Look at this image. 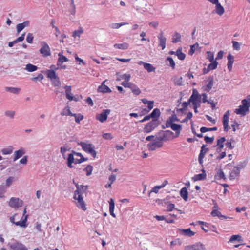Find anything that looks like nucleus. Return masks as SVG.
<instances>
[{
    "instance_id": "f257e3e1",
    "label": "nucleus",
    "mask_w": 250,
    "mask_h": 250,
    "mask_svg": "<svg viewBox=\"0 0 250 250\" xmlns=\"http://www.w3.org/2000/svg\"><path fill=\"white\" fill-rule=\"evenodd\" d=\"M26 208H25L23 210L22 216L20 221L15 222V217L18 216V213H15L12 216H10L9 218V220L11 223L17 226H20V227L25 228L27 227V219L28 217V214H26Z\"/></svg>"
},
{
    "instance_id": "f03ea898",
    "label": "nucleus",
    "mask_w": 250,
    "mask_h": 250,
    "mask_svg": "<svg viewBox=\"0 0 250 250\" xmlns=\"http://www.w3.org/2000/svg\"><path fill=\"white\" fill-rule=\"evenodd\" d=\"M82 147L83 150L85 152L91 154L94 158L96 156V152L95 150L94 146L90 143L87 142H81L78 143Z\"/></svg>"
},
{
    "instance_id": "7ed1b4c3",
    "label": "nucleus",
    "mask_w": 250,
    "mask_h": 250,
    "mask_svg": "<svg viewBox=\"0 0 250 250\" xmlns=\"http://www.w3.org/2000/svg\"><path fill=\"white\" fill-rule=\"evenodd\" d=\"M79 192V190L75 191L73 198L77 201L76 202L77 207L79 208H81L83 210L85 211L87 209L85 203L83 200L82 195H80Z\"/></svg>"
},
{
    "instance_id": "20e7f679",
    "label": "nucleus",
    "mask_w": 250,
    "mask_h": 250,
    "mask_svg": "<svg viewBox=\"0 0 250 250\" xmlns=\"http://www.w3.org/2000/svg\"><path fill=\"white\" fill-rule=\"evenodd\" d=\"M189 102L192 105H201V96L196 89L193 90L192 94L189 98Z\"/></svg>"
},
{
    "instance_id": "39448f33",
    "label": "nucleus",
    "mask_w": 250,
    "mask_h": 250,
    "mask_svg": "<svg viewBox=\"0 0 250 250\" xmlns=\"http://www.w3.org/2000/svg\"><path fill=\"white\" fill-rule=\"evenodd\" d=\"M8 246L11 250H28L25 245L16 240L9 243Z\"/></svg>"
},
{
    "instance_id": "423d86ee",
    "label": "nucleus",
    "mask_w": 250,
    "mask_h": 250,
    "mask_svg": "<svg viewBox=\"0 0 250 250\" xmlns=\"http://www.w3.org/2000/svg\"><path fill=\"white\" fill-rule=\"evenodd\" d=\"M173 133L170 130H166L160 131L158 135L156 137L158 140L162 142L170 140V138Z\"/></svg>"
},
{
    "instance_id": "0eeeda50",
    "label": "nucleus",
    "mask_w": 250,
    "mask_h": 250,
    "mask_svg": "<svg viewBox=\"0 0 250 250\" xmlns=\"http://www.w3.org/2000/svg\"><path fill=\"white\" fill-rule=\"evenodd\" d=\"M41 48L40 50V53L43 57H47L51 55V50L48 44L44 41L41 42Z\"/></svg>"
},
{
    "instance_id": "6e6552de",
    "label": "nucleus",
    "mask_w": 250,
    "mask_h": 250,
    "mask_svg": "<svg viewBox=\"0 0 250 250\" xmlns=\"http://www.w3.org/2000/svg\"><path fill=\"white\" fill-rule=\"evenodd\" d=\"M159 125L157 119H153L148 123L144 127V130L145 133H148L153 131Z\"/></svg>"
},
{
    "instance_id": "1a4fd4ad",
    "label": "nucleus",
    "mask_w": 250,
    "mask_h": 250,
    "mask_svg": "<svg viewBox=\"0 0 250 250\" xmlns=\"http://www.w3.org/2000/svg\"><path fill=\"white\" fill-rule=\"evenodd\" d=\"M23 201L19 198L11 197L8 203L9 206L12 208H17L22 206Z\"/></svg>"
},
{
    "instance_id": "9d476101",
    "label": "nucleus",
    "mask_w": 250,
    "mask_h": 250,
    "mask_svg": "<svg viewBox=\"0 0 250 250\" xmlns=\"http://www.w3.org/2000/svg\"><path fill=\"white\" fill-rule=\"evenodd\" d=\"M167 128H170L172 130L175 132V137H178L180 135V132L182 128V125L175 123L170 124H166Z\"/></svg>"
},
{
    "instance_id": "9b49d317",
    "label": "nucleus",
    "mask_w": 250,
    "mask_h": 250,
    "mask_svg": "<svg viewBox=\"0 0 250 250\" xmlns=\"http://www.w3.org/2000/svg\"><path fill=\"white\" fill-rule=\"evenodd\" d=\"M110 113V110L104 109L103 110L102 113L97 114L96 116V119L101 123L105 122L107 118V116Z\"/></svg>"
},
{
    "instance_id": "f8f14e48",
    "label": "nucleus",
    "mask_w": 250,
    "mask_h": 250,
    "mask_svg": "<svg viewBox=\"0 0 250 250\" xmlns=\"http://www.w3.org/2000/svg\"><path fill=\"white\" fill-rule=\"evenodd\" d=\"M163 142H161L155 138L154 142L149 143L147 145V147L149 150L154 151L157 148H161L163 146Z\"/></svg>"
},
{
    "instance_id": "ddd939ff",
    "label": "nucleus",
    "mask_w": 250,
    "mask_h": 250,
    "mask_svg": "<svg viewBox=\"0 0 250 250\" xmlns=\"http://www.w3.org/2000/svg\"><path fill=\"white\" fill-rule=\"evenodd\" d=\"M185 250H206L205 246L201 243H196L185 248Z\"/></svg>"
},
{
    "instance_id": "4468645a",
    "label": "nucleus",
    "mask_w": 250,
    "mask_h": 250,
    "mask_svg": "<svg viewBox=\"0 0 250 250\" xmlns=\"http://www.w3.org/2000/svg\"><path fill=\"white\" fill-rule=\"evenodd\" d=\"M229 110H228L225 113L223 117V125L224 127V130L225 132L228 131V130L230 129V127L229 126Z\"/></svg>"
},
{
    "instance_id": "2eb2a0df",
    "label": "nucleus",
    "mask_w": 250,
    "mask_h": 250,
    "mask_svg": "<svg viewBox=\"0 0 250 250\" xmlns=\"http://www.w3.org/2000/svg\"><path fill=\"white\" fill-rule=\"evenodd\" d=\"M25 150L24 148L21 147L19 150L15 151L14 153L13 161H16L25 154Z\"/></svg>"
},
{
    "instance_id": "dca6fc26",
    "label": "nucleus",
    "mask_w": 250,
    "mask_h": 250,
    "mask_svg": "<svg viewBox=\"0 0 250 250\" xmlns=\"http://www.w3.org/2000/svg\"><path fill=\"white\" fill-rule=\"evenodd\" d=\"M158 39L159 46L162 48V50H164L166 47V38L163 36L162 32H161L158 36Z\"/></svg>"
},
{
    "instance_id": "f3484780",
    "label": "nucleus",
    "mask_w": 250,
    "mask_h": 250,
    "mask_svg": "<svg viewBox=\"0 0 250 250\" xmlns=\"http://www.w3.org/2000/svg\"><path fill=\"white\" fill-rule=\"evenodd\" d=\"M179 233L185 236L191 237L195 234V232L191 231L190 229H179L178 230Z\"/></svg>"
},
{
    "instance_id": "a211bd4d",
    "label": "nucleus",
    "mask_w": 250,
    "mask_h": 250,
    "mask_svg": "<svg viewBox=\"0 0 250 250\" xmlns=\"http://www.w3.org/2000/svg\"><path fill=\"white\" fill-rule=\"evenodd\" d=\"M105 81H104L102 84L98 87V92H102L103 93H110L111 92V89L107 86L104 84Z\"/></svg>"
},
{
    "instance_id": "6ab92c4d",
    "label": "nucleus",
    "mask_w": 250,
    "mask_h": 250,
    "mask_svg": "<svg viewBox=\"0 0 250 250\" xmlns=\"http://www.w3.org/2000/svg\"><path fill=\"white\" fill-rule=\"evenodd\" d=\"M64 88L65 89V95L67 99L69 101H72L74 99V96H73L71 93V86L66 85Z\"/></svg>"
},
{
    "instance_id": "aec40b11",
    "label": "nucleus",
    "mask_w": 250,
    "mask_h": 250,
    "mask_svg": "<svg viewBox=\"0 0 250 250\" xmlns=\"http://www.w3.org/2000/svg\"><path fill=\"white\" fill-rule=\"evenodd\" d=\"M227 59L228 60L227 64L228 68L229 71H231L232 69V64L234 61V58L231 54H229Z\"/></svg>"
},
{
    "instance_id": "412c9836",
    "label": "nucleus",
    "mask_w": 250,
    "mask_h": 250,
    "mask_svg": "<svg viewBox=\"0 0 250 250\" xmlns=\"http://www.w3.org/2000/svg\"><path fill=\"white\" fill-rule=\"evenodd\" d=\"M180 195L181 197L185 201H187L188 199V191L186 187L183 188L181 189L180 191Z\"/></svg>"
},
{
    "instance_id": "4be33fe9",
    "label": "nucleus",
    "mask_w": 250,
    "mask_h": 250,
    "mask_svg": "<svg viewBox=\"0 0 250 250\" xmlns=\"http://www.w3.org/2000/svg\"><path fill=\"white\" fill-rule=\"evenodd\" d=\"M213 85V78H209V82L207 85L203 86L202 89L204 91L208 92L212 88Z\"/></svg>"
},
{
    "instance_id": "5701e85b",
    "label": "nucleus",
    "mask_w": 250,
    "mask_h": 250,
    "mask_svg": "<svg viewBox=\"0 0 250 250\" xmlns=\"http://www.w3.org/2000/svg\"><path fill=\"white\" fill-rule=\"evenodd\" d=\"M235 241H237L239 243H242L243 241V240L240 235H233L230 237L228 243H233Z\"/></svg>"
},
{
    "instance_id": "b1692460",
    "label": "nucleus",
    "mask_w": 250,
    "mask_h": 250,
    "mask_svg": "<svg viewBox=\"0 0 250 250\" xmlns=\"http://www.w3.org/2000/svg\"><path fill=\"white\" fill-rule=\"evenodd\" d=\"M226 138L225 137H221L220 139L217 140V151L218 152H220L222 149L224 147V142L225 141Z\"/></svg>"
},
{
    "instance_id": "393cba45",
    "label": "nucleus",
    "mask_w": 250,
    "mask_h": 250,
    "mask_svg": "<svg viewBox=\"0 0 250 250\" xmlns=\"http://www.w3.org/2000/svg\"><path fill=\"white\" fill-rule=\"evenodd\" d=\"M129 44L126 42L123 43H116L114 44V47L118 49L126 50L128 48Z\"/></svg>"
},
{
    "instance_id": "a878e982",
    "label": "nucleus",
    "mask_w": 250,
    "mask_h": 250,
    "mask_svg": "<svg viewBox=\"0 0 250 250\" xmlns=\"http://www.w3.org/2000/svg\"><path fill=\"white\" fill-rule=\"evenodd\" d=\"M47 77L51 80L58 79V76L55 72L53 70H48L46 71Z\"/></svg>"
},
{
    "instance_id": "bb28decb",
    "label": "nucleus",
    "mask_w": 250,
    "mask_h": 250,
    "mask_svg": "<svg viewBox=\"0 0 250 250\" xmlns=\"http://www.w3.org/2000/svg\"><path fill=\"white\" fill-rule=\"evenodd\" d=\"M245 107H243L241 105L239 106V108L235 110V113L238 115H241L242 116H245L247 112L249 111H246Z\"/></svg>"
},
{
    "instance_id": "cd10ccee",
    "label": "nucleus",
    "mask_w": 250,
    "mask_h": 250,
    "mask_svg": "<svg viewBox=\"0 0 250 250\" xmlns=\"http://www.w3.org/2000/svg\"><path fill=\"white\" fill-rule=\"evenodd\" d=\"M211 214L213 217H218L221 220L226 219L228 218V217L222 215L221 212L217 210H213L211 212Z\"/></svg>"
},
{
    "instance_id": "c85d7f7f",
    "label": "nucleus",
    "mask_w": 250,
    "mask_h": 250,
    "mask_svg": "<svg viewBox=\"0 0 250 250\" xmlns=\"http://www.w3.org/2000/svg\"><path fill=\"white\" fill-rule=\"evenodd\" d=\"M5 89L6 91L15 94H18L21 90L20 88L13 87H6Z\"/></svg>"
},
{
    "instance_id": "c756f323",
    "label": "nucleus",
    "mask_w": 250,
    "mask_h": 250,
    "mask_svg": "<svg viewBox=\"0 0 250 250\" xmlns=\"http://www.w3.org/2000/svg\"><path fill=\"white\" fill-rule=\"evenodd\" d=\"M109 212L110 215L113 216V217H116V215L114 213V200L112 199H110V201H109Z\"/></svg>"
},
{
    "instance_id": "7c9ffc66",
    "label": "nucleus",
    "mask_w": 250,
    "mask_h": 250,
    "mask_svg": "<svg viewBox=\"0 0 250 250\" xmlns=\"http://www.w3.org/2000/svg\"><path fill=\"white\" fill-rule=\"evenodd\" d=\"M224 8L221 5L220 3H218L215 5V12L219 16L222 15L224 13Z\"/></svg>"
},
{
    "instance_id": "2f4dec72",
    "label": "nucleus",
    "mask_w": 250,
    "mask_h": 250,
    "mask_svg": "<svg viewBox=\"0 0 250 250\" xmlns=\"http://www.w3.org/2000/svg\"><path fill=\"white\" fill-rule=\"evenodd\" d=\"M240 171L237 169H233L229 174V178L230 180H234L239 176Z\"/></svg>"
},
{
    "instance_id": "473e14b6",
    "label": "nucleus",
    "mask_w": 250,
    "mask_h": 250,
    "mask_svg": "<svg viewBox=\"0 0 250 250\" xmlns=\"http://www.w3.org/2000/svg\"><path fill=\"white\" fill-rule=\"evenodd\" d=\"M206 174L205 173V171H203V172L200 174H196L193 177V179L196 181L198 180H202L206 178Z\"/></svg>"
},
{
    "instance_id": "72a5a7b5",
    "label": "nucleus",
    "mask_w": 250,
    "mask_h": 250,
    "mask_svg": "<svg viewBox=\"0 0 250 250\" xmlns=\"http://www.w3.org/2000/svg\"><path fill=\"white\" fill-rule=\"evenodd\" d=\"M74 163V157L73 154H69L67 159V165L69 168H72V164Z\"/></svg>"
},
{
    "instance_id": "f704fd0d",
    "label": "nucleus",
    "mask_w": 250,
    "mask_h": 250,
    "mask_svg": "<svg viewBox=\"0 0 250 250\" xmlns=\"http://www.w3.org/2000/svg\"><path fill=\"white\" fill-rule=\"evenodd\" d=\"M13 151V147L12 146H8L6 148H3L1 150V152L3 155L10 154Z\"/></svg>"
},
{
    "instance_id": "c9c22d12",
    "label": "nucleus",
    "mask_w": 250,
    "mask_h": 250,
    "mask_svg": "<svg viewBox=\"0 0 250 250\" xmlns=\"http://www.w3.org/2000/svg\"><path fill=\"white\" fill-rule=\"evenodd\" d=\"M76 190H79V192H80V195H82L85 192V190H86L88 188V187L87 186H83V185L79 186L78 184H76Z\"/></svg>"
},
{
    "instance_id": "e433bc0d",
    "label": "nucleus",
    "mask_w": 250,
    "mask_h": 250,
    "mask_svg": "<svg viewBox=\"0 0 250 250\" xmlns=\"http://www.w3.org/2000/svg\"><path fill=\"white\" fill-rule=\"evenodd\" d=\"M25 69L29 72H32L36 71L38 69V67L31 63H28L25 66Z\"/></svg>"
},
{
    "instance_id": "4c0bfd02",
    "label": "nucleus",
    "mask_w": 250,
    "mask_h": 250,
    "mask_svg": "<svg viewBox=\"0 0 250 250\" xmlns=\"http://www.w3.org/2000/svg\"><path fill=\"white\" fill-rule=\"evenodd\" d=\"M247 165V161L244 160L240 162L238 164L234 167V169H237L238 171H240L241 169L246 167Z\"/></svg>"
},
{
    "instance_id": "58836bf2",
    "label": "nucleus",
    "mask_w": 250,
    "mask_h": 250,
    "mask_svg": "<svg viewBox=\"0 0 250 250\" xmlns=\"http://www.w3.org/2000/svg\"><path fill=\"white\" fill-rule=\"evenodd\" d=\"M61 114L62 116H70L73 115V113H71L70 107L66 106L61 112Z\"/></svg>"
},
{
    "instance_id": "ea45409f",
    "label": "nucleus",
    "mask_w": 250,
    "mask_h": 250,
    "mask_svg": "<svg viewBox=\"0 0 250 250\" xmlns=\"http://www.w3.org/2000/svg\"><path fill=\"white\" fill-rule=\"evenodd\" d=\"M160 115V111L158 108L154 109L150 114V116L153 119H157Z\"/></svg>"
},
{
    "instance_id": "a19ab883",
    "label": "nucleus",
    "mask_w": 250,
    "mask_h": 250,
    "mask_svg": "<svg viewBox=\"0 0 250 250\" xmlns=\"http://www.w3.org/2000/svg\"><path fill=\"white\" fill-rule=\"evenodd\" d=\"M166 63L167 65L170 66L172 69L175 68V63L172 58L168 57L166 60Z\"/></svg>"
},
{
    "instance_id": "79ce46f5",
    "label": "nucleus",
    "mask_w": 250,
    "mask_h": 250,
    "mask_svg": "<svg viewBox=\"0 0 250 250\" xmlns=\"http://www.w3.org/2000/svg\"><path fill=\"white\" fill-rule=\"evenodd\" d=\"M179 120L175 115H172L169 117L166 121V124H170L174 123L175 122H178Z\"/></svg>"
},
{
    "instance_id": "37998d69",
    "label": "nucleus",
    "mask_w": 250,
    "mask_h": 250,
    "mask_svg": "<svg viewBox=\"0 0 250 250\" xmlns=\"http://www.w3.org/2000/svg\"><path fill=\"white\" fill-rule=\"evenodd\" d=\"M218 65V62L216 61H213L211 62V63L208 65L207 72H205V73H208L209 71L214 70L217 68Z\"/></svg>"
},
{
    "instance_id": "c03bdc74",
    "label": "nucleus",
    "mask_w": 250,
    "mask_h": 250,
    "mask_svg": "<svg viewBox=\"0 0 250 250\" xmlns=\"http://www.w3.org/2000/svg\"><path fill=\"white\" fill-rule=\"evenodd\" d=\"M130 89H131L132 92L136 95H138L141 93V90L138 88V87L135 85V84H132Z\"/></svg>"
},
{
    "instance_id": "a18cd8bd",
    "label": "nucleus",
    "mask_w": 250,
    "mask_h": 250,
    "mask_svg": "<svg viewBox=\"0 0 250 250\" xmlns=\"http://www.w3.org/2000/svg\"><path fill=\"white\" fill-rule=\"evenodd\" d=\"M128 24L127 22H121V23H113L110 25V27L112 29H118L122 26Z\"/></svg>"
},
{
    "instance_id": "49530a36",
    "label": "nucleus",
    "mask_w": 250,
    "mask_h": 250,
    "mask_svg": "<svg viewBox=\"0 0 250 250\" xmlns=\"http://www.w3.org/2000/svg\"><path fill=\"white\" fill-rule=\"evenodd\" d=\"M69 149H70V148L68 146H65V145L61 147V148H60V152L62 154L63 159H65L66 158L65 153L67 151L69 150Z\"/></svg>"
},
{
    "instance_id": "de8ad7c7",
    "label": "nucleus",
    "mask_w": 250,
    "mask_h": 250,
    "mask_svg": "<svg viewBox=\"0 0 250 250\" xmlns=\"http://www.w3.org/2000/svg\"><path fill=\"white\" fill-rule=\"evenodd\" d=\"M181 38V35L178 33L176 32L174 35H173L172 38V42L173 43H176L180 42Z\"/></svg>"
},
{
    "instance_id": "09e8293b",
    "label": "nucleus",
    "mask_w": 250,
    "mask_h": 250,
    "mask_svg": "<svg viewBox=\"0 0 250 250\" xmlns=\"http://www.w3.org/2000/svg\"><path fill=\"white\" fill-rule=\"evenodd\" d=\"M144 68L149 73L153 72L155 70V68L150 63H146V64H145Z\"/></svg>"
},
{
    "instance_id": "8fccbe9b",
    "label": "nucleus",
    "mask_w": 250,
    "mask_h": 250,
    "mask_svg": "<svg viewBox=\"0 0 250 250\" xmlns=\"http://www.w3.org/2000/svg\"><path fill=\"white\" fill-rule=\"evenodd\" d=\"M175 53H176V55L178 57V58L180 60H184L185 58L186 55L182 52L181 49L179 48L176 51H175Z\"/></svg>"
},
{
    "instance_id": "3c124183",
    "label": "nucleus",
    "mask_w": 250,
    "mask_h": 250,
    "mask_svg": "<svg viewBox=\"0 0 250 250\" xmlns=\"http://www.w3.org/2000/svg\"><path fill=\"white\" fill-rule=\"evenodd\" d=\"M59 58L58 61V65H60V63H62L65 62H68V59L64 56L61 55V53L59 54Z\"/></svg>"
},
{
    "instance_id": "603ef678",
    "label": "nucleus",
    "mask_w": 250,
    "mask_h": 250,
    "mask_svg": "<svg viewBox=\"0 0 250 250\" xmlns=\"http://www.w3.org/2000/svg\"><path fill=\"white\" fill-rule=\"evenodd\" d=\"M181 245V241L180 239L177 238L170 242V248H173L176 246H180Z\"/></svg>"
},
{
    "instance_id": "864d4df0",
    "label": "nucleus",
    "mask_w": 250,
    "mask_h": 250,
    "mask_svg": "<svg viewBox=\"0 0 250 250\" xmlns=\"http://www.w3.org/2000/svg\"><path fill=\"white\" fill-rule=\"evenodd\" d=\"M131 76L130 74H124L120 76V78L117 79V81H120L122 79L125 80V81H129L130 79Z\"/></svg>"
},
{
    "instance_id": "5fc2aeb1",
    "label": "nucleus",
    "mask_w": 250,
    "mask_h": 250,
    "mask_svg": "<svg viewBox=\"0 0 250 250\" xmlns=\"http://www.w3.org/2000/svg\"><path fill=\"white\" fill-rule=\"evenodd\" d=\"M72 116L75 117V122L77 123H80V122L83 119V116L81 115V114H73V115H72Z\"/></svg>"
},
{
    "instance_id": "6e6d98bb",
    "label": "nucleus",
    "mask_w": 250,
    "mask_h": 250,
    "mask_svg": "<svg viewBox=\"0 0 250 250\" xmlns=\"http://www.w3.org/2000/svg\"><path fill=\"white\" fill-rule=\"evenodd\" d=\"M6 189L4 186H0V198H5Z\"/></svg>"
},
{
    "instance_id": "4d7b16f0",
    "label": "nucleus",
    "mask_w": 250,
    "mask_h": 250,
    "mask_svg": "<svg viewBox=\"0 0 250 250\" xmlns=\"http://www.w3.org/2000/svg\"><path fill=\"white\" fill-rule=\"evenodd\" d=\"M5 116L9 117L10 118H14L15 115V111L13 110H7L4 112Z\"/></svg>"
},
{
    "instance_id": "13d9d810",
    "label": "nucleus",
    "mask_w": 250,
    "mask_h": 250,
    "mask_svg": "<svg viewBox=\"0 0 250 250\" xmlns=\"http://www.w3.org/2000/svg\"><path fill=\"white\" fill-rule=\"evenodd\" d=\"M199 47L198 43H196L190 46V50L189 51V54L191 55H193L195 50Z\"/></svg>"
},
{
    "instance_id": "bf43d9fd",
    "label": "nucleus",
    "mask_w": 250,
    "mask_h": 250,
    "mask_svg": "<svg viewBox=\"0 0 250 250\" xmlns=\"http://www.w3.org/2000/svg\"><path fill=\"white\" fill-rule=\"evenodd\" d=\"M92 170V166L89 165L87 166L86 167L83 169L84 171H86L87 176H89L91 174Z\"/></svg>"
},
{
    "instance_id": "052dcab7",
    "label": "nucleus",
    "mask_w": 250,
    "mask_h": 250,
    "mask_svg": "<svg viewBox=\"0 0 250 250\" xmlns=\"http://www.w3.org/2000/svg\"><path fill=\"white\" fill-rule=\"evenodd\" d=\"M242 106L243 107H245L246 111H249V107H250V104L247 102L246 100L243 99L242 102Z\"/></svg>"
},
{
    "instance_id": "680f3d73",
    "label": "nucleus",
    "mask_w": 250,
    "mask_h": 250,
    "mask_svg": "<svg viewBox=\"0 0 250 250\" xmlns=\"http://www.w3.org/2000/svg\"><path fill=\"white\" fill-rule=\"evenodd\" d=\"M207 59L210 62H212V61H215L214 60V54L212 52L210 51H208L207 52Z\"/></svg>"
},
{
    "instance_id": "e2e57ef3",
    "label": "nucleus",
    "mask_w": 250,
    "mask_h": 250,
    "mask_svg": "<svg viewBox=\"0 0 250 250\" xmlns=\"http://www.w3.org/2000/svg\"><path fill=\"white\" fill-rule=\"evenodd\" d=\"M34 39V37L32 33H28L26 37V41L29 43H32L33 42V40Z\"/></svg>"
},
{
    "instance_id": "0e129e2a",
    "label": "nucleus",
    "mask_w": 250,
    "mask_h": 250,
    "mask_svg": "<svg viewBox=\"0 0 250 250\" xmlns=\"http://www.w3.org/2000/svg\"><path fill=\"white\" fill-rule=\"evenodd\" d=\"M167 211H171L172 210L175 209V205L174 204L167 202Z\"/></svg>"
},
{
    "instance_id": "69168bd1",
    "label": "nucleus",
    "mask_w": 250,
    "mask_h": 250,
    "mask_svg": "<svg viewBox=\"0 0 250 250\" xmlns=\"http://www.w3.org/2000/svg\"><path fill=\"white\" fill-rule=\"evenodd\" d=\"M233 48L234 50H239L240 49V44L236 41H232Z\"/></svg>"
},
{
    "instance_id": "338daca9",
    "label": "nucleus",
    "mask_w": 250,
    "mask_h": 250,
    "mask_svg": "<svg viewBox=\"0 0 250 250\" xmlns=\"http://www.w3.org/2000/svg\"><path fill=\"white\" fill-rule=\"evenodd\" d=\"M83 32V31L82 29L78 30H75L73 33V37L76 38L77 37H80V35L82 34Z\"/></svg>"
},
{
    "instance_id": "774afa93",
    "label": "nucleus",
    "mask_w": 250,
    "mask_h": 250,
    "mask_svg": "<svg viewBox=\"0 0 250 250\" xmlns=\"http://www.w3.org/2000/svg\"><path fill=\"white\" fill-rule=\"evenodd\" d=\"M14 178L13 177L10 176L8 177L6 181V186L7 187L10 186L12 183V182L14 181Z\"/></svg>"
}]
</instances>
